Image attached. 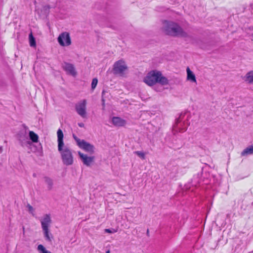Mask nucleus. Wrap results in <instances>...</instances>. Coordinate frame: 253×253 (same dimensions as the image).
Returning a JSON list of instances; mask_svg holds the SVG:
<instances>
[{"mask_svg": "<svg viewBox=\"0 0 253 253\" xmlns=\"http://www.w3.org/2000/svg\"><path fill=\"white\" fill-rule=\"evenodd\" d=\"M58 151L59 152L62 162L66 166H70L73 164L74 159L72 150L69 147L65 145L63 138L64 134L61 129L57 131Z\"/></svg>", "mask_w": 253, "mask_h": 253, "instance_id": "obj_1", "label": "nucleus"}, {"mask_svg": "<svg viewBox=\"0 0 253 253\" xmlns=\"http://www.w3.org/2000/svg\"><path fill=\"white\" fill-rule=\"evenodd\" d=\"M162 29L164 32L169 36L183 38L188 36L187 33L177 23L173 21H164Z\"/></svg>", "mask_w": 253, "mask_h": 253, "instance_id": "obj_2", "label": "nucleus"}, {"mask_svg": "<svg viewBox=\"0 0 253 253\" xmlns=\"http://www.w3.org/2000/svg\"><path fill=\"white\" fill-rule=\"evenodd\" d=\"M143 82L149 86L153 85L156 83H159L162 85L168 84L167 79L162 76L160 72L156 71L150 72L144 78Z\"/></svg>", "mask_w": 253, "mask_h": 253, "instance_id": "obj_3", "label": "nucleus"}, {"mask_svg": "<svg viewBox=\"0 0 253 253\" xmlns=\"http://www.w3.org/2000/svg\"><path fill=\"white\" fill-rule=\"evenodd\" d=\"M42 228L45 240L51 242L52 238L51 234L49 232V227L51 223V219L49 214H45L41 219Z\"/></svg>", "mask_w": 253, "mask_h": 253, "instance_id": "obj_4", "label": "nucleus"}, {"mask_svg": "<svg viewBox=\"0 0 253 253\" xmlns=\"http://www.w3.org/2000/svg\"><path fill=\"white\" fill-rule=\"evenodd\" d=\"M73 137L74 140L76 141L78 146L84 150L92 154L94 151V147L93 145L87 142L84 140H81L79 139L75 134L73 135Z\"/></svg>", "mask_w": 253, "mask_h": 253, "instance_id": "obj_5", "label": "nucleus"}, {"mask_svg": "<svg viewBox=\"0 0 253 253\" xmlns=\"http://www.w3.org/2000/svg\"><path fill=\"white\" fill-rule=\"evenodd\" d=\"M185 116V114H181L179 117L176 120V124L174 126V128L179 132L185 131L189 125V123L187 119V117L186 119H184Z\"/></svg>", "mask_w": 253, "mask_h": 253, "instance_id": "obj_6", "label": "nucleus"}, {"mask_svg": "<svg viewBox=\"0 0 253 253\" xmlns=\"http://www.w3.org/2000/svg\"><path fill=\"white\" fill-rule=\"evenodd\" d=\"M86 104V100L83 99L77 102L75 106L77 113L83 119L87 118Z\"/></svg>", "mask_w": 253, "mask_h": 253, "instance_id": "obj_7", "label": "nucleus"}, {"mask_svg": "<svg viewBox=\"0 0 253 253\" xmlns=\"http://www.w3.org/2000/svg\"><path fill=\"white\" fill-rule=\"evenodd\" d=\"M59 44L62 46H68L71 44V40L69 33L65 32L59 35L57 38Z\"/></svg>", "mask_w": 253, "mask_h": 253, "instance_id": "obj_8", "label": "nucleus"}, {"mask_svg": "<svg viewBox=\"0 0 253 253\" xmlns=\"http://www.w3.org/2000/svg\"><path fill=\"white\" fill-rule=\"evenodd\" d=\"M127 69V66L124 61L120 60L114 65L113 70L115 74H123Z\"/></svg>", "mask_w": 253, "mask_h": 253, "instance_id": "obj_9", "label": "nucleus"}, {"mask_svg": "<svg viewBox=\"0 0 253 253\" xmlns=\"http://www.w3.org/2000/svg\"><path fill=\"white\" fill-rule=\"evenodd\" d=\"M78 154L84 165L86 166H89L93 162L94 157H88L86 155L82 153L81 152H78Z\"/></svg>", "mask_w": 253, "mask_h": 253, "instance_id": "obj_10", "label": "nucleus"}, {"mask_svg": "<svg viewBox=\"0 0 253 253\" xmlns=\"http://www.w3.org/2000/svg\"><path fill=\"white\" fill-rule=\"evenodd\" d=\"M63 68L64 70L69 74L75 76L77 74L74 65L68 63H64Z\"/></svg>", "mask_w": 253, "mask_h": 253, "instance_id": "obj_11", "label": "nucleus"}, {"mask_svg": "<svg viewBox=\"0 0 253 253\" xmlns=\"http://www.w3.org/2000/svg\"><path fill=\"white\" fill-rule=\"evenodd\" d=\"M19 140L22 146H28L31 144V142L27 136L26 133L21 134L19 137Z\"/></svg>", "mask_w": 253, "mask_h": 253, "instance_id": "obj_12", "label": "nucleus"}, {"mask_svg": "<svg viewBox=\"0 0 253 253\" xmlns=\"http://www.w3.org/2000/svg\"><path fill=\"white\" fill-rule=\"evenodd\" d=\"M113 124L117 126H123L126 124V121L120 117H114L112 118Z\"/></svg>", "mask_w": 253, "mask_h": 253, "instance_id": "obj_13", "label": "nucleus"}, {"mask_svg": "<svg viewBox=\"0 0 253 253\" xmlns=\"http://www.w3.org/2000/svg\"><path fill=\"white\" fill-rule=\"evenodd\" d=\"M186 71L187 74V79L192 82L196 83L195 76L189 67L187 68Z\"/></svg>", "mask_w": 253, "mask_h": 253, "instance_id": "obj_14", "label": "nucleus"}, {"mask_svg": "<svg viewBox=\"0 0 253 253\" xmlns=\"http://www.w3.org/2000/svg\"><path fill=\"white\" fill-rule=\"evenodd\" d=\"M253 154V144L245 149L241 153L242 156Z\"/></svg>", "mask_w": 253, "mask_h": 253, "instance_id": "obj_15", "label": "nucleus"}, {"mask_svg": "<svg viewBox=\"0 0 253 253\" xmlns=\"http://www.w3.org/2000/svg\"><path fill=\"white\" fill-rule=\"evenodd\" d=\"M245 81L249 84H253V71L248 72L245 76Z\"/></svg>", "mask_w": 253, "mask_h": 253, "instance_id": "obj_16", "label": "nucleus"}, {"mask_svg": "<svg viewBox=\"0 0 253 253\" xmlns=\"http://www.w3.org/2000/svg\"><path fill=\"white\" fill-rule=\"evenodd\" d=\"M43 180L45 184L47 185L48 189L50 190L52 188L53 184L52 180L50 178L47 176L44 177Z\"/></svg>", "mask_w": 253, "mask_h": 253, "instance_id": "obj_17", "label": "nucleus"}, {"mask_svg": "<svg viewBox=\"0 0 253 253\" xmlns=\"http://www.w3.org/2000/svg\"><path fill=\"white\" fill-rule=\"evenodd\" d=\"M29 137L33 142H38L39 139L38 135L33 131H30Z\"/></svg>", "mask_w": 253, "mask_h": 253, "instance_id": "obj_18", "label": "nucleus"}, {"mask_svg": "<svg viewBox=\"0 0 253 253\" xmlns=\"http://www.w3.org/2000/svg\"><path fill=\"white\" fill-rule=\"evenodd\" d=\"M29 42L31 46L34 47L36 46V41L34 37H33L32 33H31L29 35Z\"/></svg>", "mask_w": 253, "mask_h": 253, "instance_id": "obj_19", "label": "nucleus"}, {"mask_svg": "<svg viewBox=\"0 0 253 253\" xmlns=\"http://www.w3.org/2000/svg\"><path fill=\"white\" fill-rule=\"evenodd\" d=\"M138 157L141 158L142 159L144 160L145 159V154L142 151H135L134 152Z\"/></svg>", "mask_w": 253, "mask_h": 253, "instance_id": "obj_20", "label": "nucleus"}, {"mask_svg": "<svg viewBox=\"0 0 253 253\" xmlns=\"http://www.w3.org/2000/svg\"><path fill=\"white\" fill-rule=\"evenodd\" d=\"M98 83V80L96 78H94L92 79V82H91V88L92 89H94Z\"/></svg>", "mask_w": 253, "mask_h": 253, "instance_id": "obj_21", "label": "nucleus"}, {"mask_svg": "<svg viewBox=\"0 0 253 253\" xmlns=\"http://www.w3.org/2000/svg\"><path fill=\"white\" fill-rule=\"evenodd\" d=\"M27 208L28 209V211L30 213H32L33 215H34V208L32 207V206H31L30 205L28 204L27 205Z\"/></svg>", "mask_w": 253, "mask_h": 253, "instance_id": "obj_22", "label": "nucleus"}, {"mask_svg": "<svg viewBox=\"0 0 253 253\" xmlns=\"http://www.w3.org/2000/svg\"><path fill=\"white\" fill-rule=\"evenodd\" d=\"M105 232L109 233H113V232L110 229H106L105 230Z\"/></svg>", "mask_w": 253, "mask_h": 253, "instance_id": "obj_23", "label": "nucleus"}, {"mask_svg": "<svg viewBox=\"0 0 253 253\" xmlns=\"http://www.w3.org/2000/svg\"><path fill=\"white\" fill-rule=\"evenodd\" d=\"M78 126H80V127H84V124L83 123H78Z\"/></svg>", "mask_w": 253, "mask_h": 253, "instance_id": "obj_24", "label": "nucleus"}, {"mask_svg": "<svg viewBox=\"0 0 253 253\" xmlns=\"http://www.w3.org/2000/svg\"><path fill=\"white\" fill-rule=\"evenodd\" d=\"M106 253H110V251H109V250H108V251L106 252Z\"/></svg>", "mask_w": 253, "mask_h": 253, "instance_id": "obj_25", "label": "nucleus"}, {"mask_svg": "<svg viewBox=\"0 0 253 253\" xmlns=\"http://www.w3.org/2000/svg\"><path fill=\"white\" fill-rule=\"evenodd\" d=\"M147 234H148V233H149V231H148V230H147Z\"/></svg>", "mask_w": 253, "mask_h": 253, "instance_id": "obj_26", "label": "nucleus"}]
</instances>
